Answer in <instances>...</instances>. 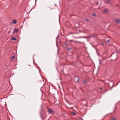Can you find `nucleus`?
Instances as JSON below:
<instances>
[{
	"mask_svg": "<svg viewBox=\"0 0 120 120\" xmlns=\"http://www.w3.org/2000/svg\"><path fill=\"white\" fill-rule=\"evenodd\" d=\"M17 22V21H16L15 20H13V22H12V23L14 24H16V23Z\"/></svg>",
	"mask_w": 120,
	"mask_h": 120,
	"instance_id": "423d86ee",
	"label": "nucleus"
},
{
	"mask_svg": "<svg viewBox=\"0 0 120 120\" xmlns=\"http://www.w3.org/2000/svg\"><path fill=\"white\" fill-rule=\"evenodd\" d=\"M100 89L101 90H102V88H100Z\"/></svg>",
	"mask_w": 120,
	"mask_h": 120,
	"instance_id": "f3484780",
	"label": "nucleus"
},
{
	"mask_svg": "<svg viewBox=\"0 0 120 120\" xmlns=\"http://www.w3.org/2000/svg\"><path fill=\"white\" fill-rule=\"evenodd\" d=\"M16 38H11V39L12 40H15L16 39Z\"/></svg>",
	"mask_w": 120,
	"mask_h": 120,
	"instance_id": "6e6552de",
	"label": "nucleus"
},
{
	"mask_svg": "<svg viewBox=\"0 0 120 120\" xmlns=\"http://www.w3.org/2000/svg\"><path fill=\"white\" fill-rule=\"evenodd\" d=\"M120 82V81H119L118 82V83L119 82Z\"/></svg>",
	"mask_w": 120,
	"mask_h": 120,
	"instance_id": "aec40b11",
	"label": "nucleus"
},
{
	"mask_svg": "<svg viewBox=\"0 0 120 120\" xmlns=\"http://www.w3.org/2000/svg\"><path fill=\"white\" fill-rule=\"evenodd\" d=\"M97 35L96 34H92L91 35L89 36V38H91L92 37H97Z\"/></svg>",
	"mask_w": 120,
	"mask_h": 120,
	"instance_id": "7ed1b4c3",
	"label": "nucleus"
},
{
	"mask_svg": "<svg viewBox=\"0 0 120 120\" xmlns=\"http://www.w3.org/2000/svg\"><path fill=\"white\" fill-rule=\"evenodd\" d=\"M18 29L17 28H16L14 29L13 31L14 33H16L18 32Z\"/></svg>",
	"mask_w": 120,
	"mask_h": 120,
	"instance_id": "20e7f679",
	"label": "nucleus"
},
{
	"mask_svg": "<svg viewBox=\"0 0 120 120\" xmlns=\"http://www.w3.org/2000/svg\"><path fill=\"white\" fill-rule=\"evenodd\" d=\"M72 49V48H67V49L68 50H70V49Z\"/></svg>",
	"mask_w": 120,
	"mask_h": 120,
	"instance_id": "4468645a",
	"label": "nucleus"
},
{
	"mask_svg": "<svg viewBox=\"0 0 120 120\" xmlns=\"http://www.w3.org/2000/svg\"><path fill=\"white\" fill-rule=\"evenodd\" d=\"M108 11V10L106 9H105L104 10V12L105 13H106Z\"/></svg>",
	"mask_w": 120,
	"mask_h": 120,
	"instance_id": "0eeeda50",
	"label": "nucleus"
},
{
	"mask_svg": "<svg viewBox=\"0 0 120 120\" xmlns=\"http://www.w3.org/2000/svg\"><path fill=\"white\" fill-rule=\"evenodd\" d=\"M107 41L108 42H110V41H109V40H108Z\"/></svg>",
	"mask_w": 120,
	"mask_h": 120,
	"instance_id": "dca6fc26",
	"label": "nucleus"
},
{
	"mask_svg": "<svg viewBox=\"0 0 120 120\" xmlns=\"http://www.w3.org/2000/svg\"><path fill=\"white\" fill-rule=\"evenodd\" d=\"M72 113L73 115L74 116H75L76 115V114L74 112H72Z\"/></svg>",
	"mask_w": 120,
	"mask_h": 120,
	"instance_id": "1a4fd4ad",
	"label": "nucleus"
},
{
	"mask_svg": "<svg viewBox=\"0 0 120 120\" xmlns=\"http://www.w3.org/2000/svg\"><path fill=\"white\" fill-rule=\"evenodd\" d=\"M81 38H86V37H81Z\"/></svg>",
	"mask_w": 120,
	"mask_h": 120,
	"instance_id": "a211bd4d",
	"label": "nucleus"
},
{
	"mask_svg": "<svg viewBox=\"0 0 120 120\" xmlns=\"http://www.w3.org/2000/svg\"><path fill=\"white\" fill-rule=\"evenodd\" d=\"M99 61H100V62L101 61H100V60H99Z\"/></svg>",
	"mask_w": 120,
	"mask_h": 120,
	"instance_id": "412c9836",
	"label": "nucleus"
},
{
	"mask_svg": "<svg viewBox=\"0 0 120 120\" xmlns=\"http://www.w3.org/2000/svg\"><path fill=\"white\" fill-rule=\"evenodd\" d=\"M75 79H77V82H78L79 79V78H75Z\"/></svg>",
	"mask_w": 120,
	"mask_h": 120,
	"instance_id": "f8f14e48",
	"label": "nucleus"
},
{
	"mask_svg": "<svg viewBox=\"0 0 120 120\" xmlns=\"http://www.w3.org/2000/svg\"><path fill=\"white\" fill-rule=\"evenodd\" d=\"M120 21V20L119 19H116V23H118Z\"/></svg>",
	"mask_w": 120,
	"mask_h": 120,
	"instance_id": "39448f33",
	"label": "nucleus"
},
{
	"mask_svg": "<svg viewBox=\"0 0 120 120\" xmlns=\"http://www.w3.org/2000/svg\"><path fill=\"white\" fill-rule=\"evenodd\" d=\"M48 111L49 113L51 114H53L54 113V112L52 111L51 108L49 109Z\"/></svg>",
	"mask_w": 120,
	"mask_h": 120,
	"instance_id": "f03ea898",
	"label": "nucleus"
},
{
	"mask_svg": "<svg viewBox=\"0 0 120 120\" xmlns=\"http://www.w3.org/2000/svg\"><path fill=\"white\" fill-rule=\"evenodd\" d=\"M104 38H106V36H104Z\"/></svg>",
	"mask_w": 120,
	"mask_h": 120,
	"instance_id": "6ab92c4d",
	"label": "nucleus"
},
{
	"mask_svg": "<svg viewBox=\"0 0 120 120\" xmlns=\"http://www.w3.org/2000/svg\"><path fill=\"white\" fill-rule=\"evenodd\" d=\"M111 56L113 58L114 60H115L117 58V54L116 52L113 53L111 54Z\"/></svg>",
	"mask_w": 120,
	"mask_h": 120,
	"instance_id": "f257e3e1",
	"label": "nucleus"
},
{
	"mask_svg": "<svg viewBox=\"0 0 120 120\" xmlns=\"http://www.w3.org/2000/svg\"><path fill=\"white\" fill-rule=\"evenodd\" d=\"M64 44H65V46H68L69 45H67V43L66 42H65L64 43Z\"/></svg>",
	"mask_w": 120,
	"mask_h": 120,
	"instance_id": "9b49d317",
	"label": "nucleus"
},
{
	"mask_svg": "<svg viewBox=\"0 0 120 120\" xmlns=\"http://www.w3.org/2000/svg\"><path fill=\"white\" fill-rule=\"evenodd\" d=\"M15 57V56L14 55L13 56L11 57V59H13Z\"/></svg>",
	"mask_w": 120,
	"mask_h": 120,
	"instance_id": "ddd939ff",
	"label": "nucleus"
},
{
	"mask_svg": "<svg viewBox=\"0 0 120 120\" xmlns=\"http://www.w3.org/2000/svg\"><path fill=\"white\" fill-rule=\"evenodd\" d=\"M92 15L93 16H96V14H92Z\"/></svg>",
	"mask_w": 120,
	"mask_h": 120,
	"instance_id": "2eb2a0df",
	"label": "nucleus"
},
{
	"mask_svg": "<svg viewBox=\"0 0 120 120\" xmlns=\"http://www.w3.org/2000/svg\"><path fill=\"white\" fill-rule=\"evenodd\" d=\"M60 41H59V43H60Z\"/></svg>",
	"mask_w": 120,
	"mask_h": 120,
	"instance_id": "4be33fe9",
	"label": "nucleus"
},
{
	"mask_svg": "<svg viewBox=\"0 0 120 120\" xmlns=\"http://www.w3.org/2000/svg\"><path fill=\"white\" fill-rule=\"evenodd\" d=\"M116 118L114 117H113L111 119V120H115Z\"/></svg>",
	"mask_w": 120,
	"mask_h": 120,
	"instance_id": "9d476101",
	"label": "nucleus"
}]
</instances>
